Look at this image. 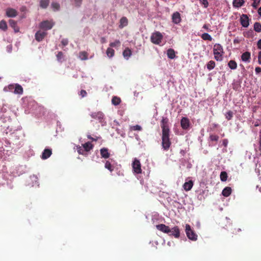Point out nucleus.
I'll list each match as a JSON object with an SVG mask.
<instances>
[{"label":"nucleus","mask_w":261,"mask_h":261,"mask_svg":"<svg viewBox=\"0 0 261 261\" xmlns=\"http://www.w3.org/2000/svg\"><path fill=\"white\" fill-rule=\"evenodd\" d=\"M234 43H239L240 42V41L238 39H236L233 41Z\"/></svg>","instance_id":"56"},{"label":"nucleus","mask_w":261,"mask_h":261,"mask_svg":"<svg viewBox=\"0 0 261 261\" xmlns=\"http://www.w3.org/2000/svg\"><path fill=\"white\" fill-rule=\"evenodd\" d=\"M258 13L260 16H261V7L258 9Z\"/></svg>","instance_id":"55"},{"label":"nucleus","mask_w":261,"mask_h":261,"mask_svg":"<svg viewBox=\"0 0 261 261\" xmlns=\"http://www.w3.org/2000/svg\"><path fill=\"white\" fill-rule=\"evenodd\" d=\"M180 125L184 129H187L190 126V121L187 117H182L180 121Z\"/></svg>","instance_id":"12"},{"label":"nucleus","mask_w":261,"mask_h":261,"mask_svg":"<svg viewBox=\"0 0 261 261\" xmlns=\"http://www.w3.org/2000/svg\"><path fill=\"white\" fill-rule=\"evenodd\" d=\"M206 66H207V68L209 70H211L215 68V62L214 61L211 60L207 63Z\"/></svg>","instance_id":"33"},{"label":"nucleus","mask_w":261,"mask_h":261,"mask_svg":"<svg viewBox=\"0 0 261 261\" xmlns=\"http://www.w3.org/2000/svg\"><path fill=\"white\" fill-rule=\"evenodd\" d=\"M88 139H91V140H93V141H96V140H95V139H93L92 137H91V136H88Z\"/></svg>","instance_id":"57"},{"label":"nucleus","mask_w":261,"mask_h":261,"mask_svg":"<svg viewBox=\"0 0 261 261\" xmlns=\"http://www.w3.org/2000/svg\"><path fill=\"white\" fill-rule=\"evenodd\" d=\"M186 233L187 237L192 241H196L197 240V235L192 230L189 224L186 225Z\"/></svg>","instance_id":"4"},{"label":"nucleus","mask_w":261,"mask_h":261,"mask_svg":"<svg viewBox=\"0 0 261 261\" xmlns=\"http://www.w3.org/2000/svg\"><path fill=\"white\" fill-rule=\"evenodd\" d=\"M132 129L134 130H141L142 127L141 126L139 125H136L134 126H132Z\"/></svg>","instance_id":"46"},{"label":"nucleus","mask_w":261,"mask_h":261,"mask_svg":"<svg viewBox=\"0 0 261 261\" xmlns=\"http://www.w3.org/2000/svg\"><path fill=\"white\" fill-rule=\"evenodd\" d=\"M79 57L82 60H86L88 58L87 53L85 51L80 52Z\"/></svg>","instance_id":"36"},{"label":"nucleus","mask_w":261,"mask_h":261,"mask_svg":"<svg viewBox=\"0 0 261 261\" xmlns=\"http://www.w3.org/2000/svg\"><path fill=\"white\" fill-rule=\"evenodd\" d=\"M120 45V42L119 40H117L114 41V42H111L110 44V46L112 47H116L117 46H119Z\"/></svg>","instance_id":"39"},{"label":"nucleus","mask_w":261,"mask_h":261,"mask_svg":"<svg viewBox=\"0 0 261 261\" xmlns=\"http://www.w3.org/2000/svg\"><path fill=\"white\" fill-rule=\"evenodd\" d=\"M15 84H10L8 85L7 87H5L4 88V90L6 92L11 91L13 92L15 89Z\"/></svg>","instance_id":"30"},{"label":"nucleus","mask_w":261,"mask_h":261,"mask_svg":"<svg viewBox=\"0 0 261 261\" xmlns=\"http://www.w3.org/2000/svg\"><path fill=\"white\" fill-rule=\"evenodd\" d=\"M249 18L246 14H243L240 18V22L241 25L245 28L248 27L249 24Z\"/></svg>","instance_id":"11"},{"label":"nucleus","mask_w":261,"mask_h":261,"mask_svg":"<svg viewBox=\"0 0 261 261\" xmlns=\"http://www.w3.org/2000/svg\"><path fill=\"white\" fill-rule=\"evenodd\" d=\"M245 3L244 0H234L233 2V6L236 8L241 7Z\"/></svg>","instance_id":"24"},{"label":"nucleus","mask_w":261,"mask_h":261,"mask_svg":"<svg viewBox=\"0 0 261 261\" xmlns=\"http://www.w3.org/2000/svg\"><path fill=\"white\" fill-rule=\"evenodd\" d=\"M211 140L212 141H217L218 137L216 135H211L210 136Z\"/></svg>","instance_id":"50"},{"label":"nucleus","mask_w":261,"mask_h":261,"mask_svg":"<svg viewBox=\"0 0 261 261\" xmlns=\"http://www.w3.org/2000/svg\"><path fill=\"white\" fill-rule=\"evenodd\" d=\"M253 1L252 4V6H253V7L256 8H257V7L258 6V5H259L260 2V0H252Z\"/></svg>","instance_id":"45"},{"label":"nucleus","mask_w":261,"mask_h":261,"mask_svg":"<svg viewBox=\"0 0 261 261\" xmlns=\"http://www.w3.org/2000/svg\"><path fill=\"white\" fill-rule=\"evenodd\" d=\"M75 2V5L76 7H80L82 4V0H74Z\"/></svg>","instance_id":"49"},{"label":"nucleus","mask_w":261,"mask_h":261,"mask_svg":"<svg viewBox=\"0 0 261 261\" xmlns=\"http://www.w3.org/2000/svg\"><path fill=\"white\" fill-rule=\"evenodd\" d=\"M167 54L168 57L170 59H173L175 57V52L173 49H168L167 51Z\"/></svg>","instance_id":"22"},{"label":"nucleus","mask_w":261,"mask_h":261,"mask_svg":"<svg viewBox=\"0 0 261 261\" xmlns=\"http://www.w3.org/2000/svg\"><path fill=\"white\" fill-rule=\"evenodd\" d=\"M253 32L252 30H250L248 32H246L244 34V36L247 38L251 37L253 36Z\"/></svg>","instance_id":"43"},{"label":"nucleus","mask_w":261,"mask_h":261,"mask_svg":"<svg viewBox=\"0 0 261 261\" xmlns=\"http://www.w3.org/2000/svg\"><path fill=\"white\" fill-rule=\"evenodd\" d=\"M6 15L9 17H14L17 16V12L14 9L8 8L6 10Z\"/></svg>","instance_id":"16"},{"label":"nucleus","mask_w":261,"mask_h":261,"mask_svg":"<svg viewBox=\"0 0 261 261\" xmlns=\"http://www.w3.org/2000/svg\"><path fill=\"white\" fill-rule=\"evenodd\" d=\"M237 64L234 61H229V68H231V69H234L237 68Z\"/></svg>","instance_id":"37"},{"label":"nucleus","mask_w":261,"mask_h":261,"mask_svg":"<svg viewBox=\"0 0 261 261\" xmlns=\"http://www.w3.org/2000/svg\"><path fill=\"white\" fill-rule=\"evenodd\" d=\"M193 186V182L192 180H189L188 182H186L184 185L183 188L184 190L186 191H190Z\"/></svg>","instance_id":"19"},{"label":"nucleus","mask_w":261,"mask_h":261,"mask_svg":"<svg viewBox=\"0 0 261 261\" xmlns=\"http://www.w3.org/2000/svg\"><path fill=\"white\" fill-rule=\"evenodd\" d=\"M54 25V23L50 21L45 20L42 21L40 24L39 27L40 29L47 31L50 30Z\"/></svg>","instance_id":"7"},{"label":"nucleus","mask_w":261,"mask_h":261,"mask_svg":"<svg viewBox=\"0 0 261 261\" xmlns=\"http://www.w3.org/2000/svg\"><path fill=\"white\" fill-rule=\"evenodd\" d=\"M100 153L101 158L108 159L110 157V154L109 152V149L107 148H102L100 150Z\"/></svg>","instance_id":"15"},{"label":"nucleus","mask_w":261,"mask_h":261,"mask_svg":"<svg viewBox=\"0 0 261 261\" xmlns=\"http://www.w3.org/2000/svg\"><path fill=\"white\" fill-rule=\"evenodd\" d=\"M51 7L54 9V10H58L60 9V5L57 3H53L51 4Z\"/></svg>","instance_id":"41"},{"label":"nucleus","mask_w":261,"mask_h":261,"mask_svg":"<svg viewBox=\"0 0 261 261\" xmlns=\"http://www.w3.org/2000/svg\"><path fill=\"white\" fill-rule=\"evenodd\" d=\"M7 24L6 21L4 20H2L0 21V29L4 31H6L7 30Z\"/></svg>","instance_id":"28"},{"label":"nucleus","mask_w":261,"mask_h":261,"mask_svg":"<svg viewBox=\"0 0 261 261\" xmlns=\"http://www.w3.org/2000/svg\"><path fill=\"white\" fill-rule=\"evenodd\" d=\"M258 62L259 64H261V51L259 53L258 57Z\"/></svg>","instance_id":"54"},{"label":"nucleus","mask_w":261,"mask_h":261,"mask_svg":"<svg viewBox=\"0 0 261 261\" xmlns=\"http://www.w3.org/2000/svg\"><path fill=\"white\" fill-rule=\"evenodd\" d=\"M82 146L84 148V150H85L86 152L89 151L93 147V144L90 142H88L85 144H82Z\"/></svg>","instance_id":"18"},{"label":"nucleus","mask_w":261,"mask_h":261,"mask_svg":"<svg viewBox=\"0 0 261 261\" xmlns=\"http://www.w3.org/2000/svg\"><path fill=\"white\" fill-rule=\"evenodd\" d=\"M172 22L175 24H178L181 21L180 14L179 12H174L172 15Z\"/></svg>","instance_id":"13"},{"label":"nucleus","mask_w":261,"mask_h":261,"mask_svg":"<svg viewBox=\"0 0 261 261\" xmlns=\"http://www.w3.org/2000/svg\"><path fill=\"white\" fill-rule=\"evenodd\" d=\"M222 195L225 197L228 196V187H226L222 192Z\"/></svg>","instance_id":"42"},{"label":"nucleus","mask_w":261,"mask_h":261,"mask_svg":"<svg viewBox=\"0 0 261 261\" xmlns=\"http://www.w3.org/2000/svg\"><path fill=\"white\" fill-rule=\"evenodd\" d=\"M162 133V146L164 150H168L171 145V142L169 138L170 132Z\"/></svg>","instance_id":"2"},{"label":"nucleus","mask_w":261,"mask_h":261,"mask_svg":"<svg viewBox=\"0 0 261 261\" xmlns=\"http://www.w3.org/2000/svg\"><path fill=\"white\" fill-rule=\"evenodd\" d=\"M61 44L63 46H65L68 44V40L67 39H63L61 41Z\"/></svg>","instance_id":"48"},{"label":"nucleus","mask_w":261,"mask_h":261,"mask_svg":"<svg viewBox=\"0 0 261 261\" xmlns=\"http://www.w3.org/2000/svg\"><path fill=\"white\" fill-rule=\"evenodd\" d=\"M132 54V50L128 47L126 48L123 51V55L124 58L128 59Z\"/></svg>","instance_id":"23"},{"label":"nucleus","mask_w":261,"mask_h":261,"mask_svg":"<svg viewBox=\"0 0 261 261\" xmlns=\"http://www.w3.org/2000/svg\"><path fill=\"white\" fill-rule=\"evenodd\" d=\"M256 73L258 74L261 72V68L259 67H256L255 69Z\"/></svg>","instance_id":"51"},{"label":"nucleus","mask_w":261,"mask_h":261,"mask_svg":"<svg viewBox=\"0 0 261 261\" xmlns=\"http://www.w3.org/2000/svg\"><path fill=\"white\" fill-rule=\"evenodd\" d=\"M9 24H10V25L14 29L15 32H18V31H19L18 28L17 27V23L15 20H12V19H10L9 20Z\"/></svg>","instance_id":"25"},{"label":"nucleus","mask_w":261,"mask_h":261,"mask_svg":"<svg viewBox=\"0 0 261 261\" xmlns=\"http://www.w3.org/2000/svg\"><path fill=\"white\" fill-rule=\"evenodd\" d=\"M229 195H230L231 194V188L229 187Z\"/></svg>","instance_id":"58"},{"label":"nucleus","mask_w":261,"mask_h":261,"mask_svg":"<svg viewBox=\"0 0 261 261\" xmlns=\"http://www.w3.org/2000/svg\"><path fill=\"white\" fill-rule=\"evenodd\" d=\"M47 35V33L45 31H38L35 34L36 40L40 42L42 41L44 38Z\"/></svg>","instance_id":"9"},{"label":"nucleus","mask_w":261,"mask_h":261,"mask_svg":"<svg viewBox=\"0 0 261 261\" xmlns=\"http://www.w3.org/2000/svg\"><path fill=\"white\" fill-rule=\"evenodd\" d=\"M254 30L257 32H261V24L259 22H255L254 24Z\"/></svg>","instance_id":"29"},{"label":"nucleus","mask_w":261,"mask_h":261,"mask_svg":"<svg viewBox=\"0 0 261 261\" xmlns=\"http://www.w3.org/2000/svg\"><path fill=\"white\" fill-rule=\"evenodd\" d=\"M215 59L217 61H220L222 59V55L224 53L222 46L219 44H216L213 48Z\"/></svg>","instance_id":"3"},{"label":"nucleus","mask_w":261,"mask_h":261,"mask_svg":"<svg viewBox=\"0 0 261 261\" xmlns=\"http://www.w3.org/2000/svg\"><path fill=\"white\" fill-rule=\"evenodd\" d=\"M199 1L204 8H206L208 7V3L207 0H199Z\"/></svg>","instance_id":"44"},{"label":"nucleus","mask_w":261,"mask_h":261,"mask_svg":"<svg viewBox=\"0 0 261 261\" xmlns=\"http://www.w3.org/2000/svg\"><path fill=\"white\" fill-rule=\"evenodd\" d=\"M128 24V20L126 17H122L120 20L119 27L120 29L126 27Z\"/></svg>","instance_id":"20"},{"label":"nucleus","mask_w":261,"mask_h":261,"mask_svg":"<svg viewBox=\"0 0 261 261\" xmlns=\"http://www.w3.org/2000/svg\"><path fill=\"white\" fill-rule=\"evenodd\" d=\"M257 46L258 49H261V39L257 41Z\"/></svg>","instance_id":"53"},{"label":"nucleus","mask_w":261,"mask_h":261,"mask_svg":"<svg viewBox=\"0 0 261 261\" xmlns=\"http://www.w3.org/2000/svg\"><path fill=\"white\" fill-rule=\"evenodd\" d=\"M15 89L13 93L16 94H22L23 93V88L21 85L18 84H15Z\"/></svg>","instance_id":"17"},{"label":"nucleus","mask_w":261,"mask_h":261,"mask_svg":"<svg viewBox=\"0 0 261 261\" xmlns=\"http://www.w3.org/2000/svg\"><path fill=\"white\" fill-rule=\"evenodd\" d=\"M168 119L167 118H163L161 121V128L162 132H170V129L168 126Z\"/></svg>","instance_id":"8"},{"label":"nucleus","mask_w":261,"mask_h":261,"mask_svg":"<svg viewBox=\"0 0 261 261\" xmlns=\"http://www.w3.org/2000/svg\"><path fill=\"white\" fill-rule=\"evenodd\" d=\"M77 152L79 154H82V155H86V151L85 150H84L83 147L82 148L81 146H77Z\"/></svg>","instance_id":"38"},{"label":"nucleus","mask_w":261,"mask_h":261,"mask_svg":"<svg viewBox=\"0 0 261 261\" xmlns=\"http://www.w3.org/2000/svg\"><path fill=\"white\" fill-rule=\"evenodd\" d=\"M227 178V173L225 171H222L220 174V179L222 181H225Z\"/></svg>","instance_id":"35"},{"label":"nucleus","mask_w":261,"mask_h":261,"mask_svg":"<svg viewBox=\"0 0 261 261\" xmlns=\"http://www.w3.org/2000/svg\"><path fill=\"white\" fill-rule=\"evenodd\" d=\"M57 58L58 61L62 62V60L63 58V54L62 51H59L57 55Z\"/></svg>","instance_id":"40"},{"label":"nucleus","mask_w":261,"mask_h":261,"mask_svg":"<svg viewBox=\"0 0 261 261\" xmlns=\"http://www.w3.org/2000/svg\"><path fill=\"white\" fill-rule=\"evenodd\" d=\"M201 37L204 40H208V41L212 40V38L211 36V35L206 33H203V34H202Z\"/></svg>","instance_id":"32"},{"label":"nucleus","mask_w":261,"mask_h":261,"mask_svg":"<svg viewBox=\"0 0 261 261\" xmlns=\"http://www.w3.org/2000/svg\"><path fill=\"white\" fill-rule=\"evenodd\" d=\"M250 53L248 51H246L241 56V59L244 62H249V60L250 59Z\"/></svg>","instance_id":"21"},{"label":"nucleus","mask_w":261,"mask_h":261,"mask_svg":"<svg viewBox=\"0 0 261 261\" xmlns=\"http://www.w3.org/2000/svg\"><path fill=\"white\" fill-rule=\"evenodd\" d=\"M52 154V150L49 148H45L41 156V159L43 160H46L49 158Z\"/></svg>","instance_id":"14"},{"label":"nucleus","mask_w":261,"mask_h":261,"mask_svg":"<svg viewBox=\"0 0 261 261\" xmlns=\"http://www.w3.org/2000/svg\"><path fill=\"white\" fill-rule=\"evenodd\" d=\"M49 0H41L40 2V6L43 8L45 9L49 5Z\"/></svg>","instance_id":"27"},{"label":"nucleus","mask_w":261,"mask_h":261,"mask_svg":"<svg viewBox=\"0 0 261 261\" xmlns=\"http://www.w3.org/2000/svg\"><path fill=\"white\" fill-rule=\"evenodd\" d=\"M120 98L117 96H114L112 99V103L114 106H117L121 102Z\"/></svg>","instance_id":"26"},{"label":"nucleus","mask_w":261,"mask_h":261,"mask_svg":"<svg viewBox=\"0 0 261 261\" xmlns=\"http://www.w3.org/2000/svg\"><path fill=\"white\" fill-rule=\"evenodd\" d=\"M209 26H210L209 24H205L203 25V28L205 30H207V31H209L210 30Z\"/></svg>","instance_id":"52"},{"label":"nucleus","mask_w":261,"mask_h":261,"mask_svg":"<svg viewBox=\"0 0 261 261\" xmlns=\"http://www.w3.org/2000/svg\"><path fill=\"white\" fill-rule=\"evenodd\" d=\"M105 167L108 169L110 172H112L114 170V167L109 161H107L105 164Z\"/></svg>","instance_id":"31"},{"label":"nucleus","mask_w":261,"mask_h":261,"mask_svg":"<svg viewBox=\"0 0 261 261\" xmlns=\"http://www.w3.org/2000/svg\"><path fill=\"white\" fill-rule=\"evenodd\" d=\"M132 167L134 172L137 174H140L142 172L141 163L139 160L135 159L132 164Z\"/></svg>","instance_id":"6"},{"label":"nucleus","mask_w":261,"mask_h":261,"mask_svg":"<svg viewBox=\"0 0 261 261\" xmlns=\"http://www.w3.org/2000/svg\"><path fill=\"white\" fill-rule=\"evenodd\" d=\"M224 144H225V146L226 145V144H225V142H224Z\"/></svg>","instance_id":"60"},{"label":"nucleus","mask_w":261,"mask_h":261,"mask_svg":"<svg viewBox=\"0 0 261 261\" xmlns=\"http://www.w3.org/2000/svg\"><path fill=\"white\" fill-rule=\"evenodd\" d=\"M156 228L159 230L166 233H170V236H174L175 238H178L180 236V230L178 226H176L171 229L168 226L164 224L156 225Z\"/></svg>","instance_id":"1"},{"label":"nucleus","mask_w":261,"mask_h":261,"mask_svg":"<svg viewBox=\"0 0 261 261\" xmlns=\"http://www.w3.org/2000/svg\"><path fill=\"white\" fill-rule=\"evenodd\" d=\"M163 38V36L160 32H156L152 34L150 39L153 43L159 44L162 42Z\"/></svg>","instance_id":"5"},{"label":"nucleus","mask_w":261,"mask_h":261,"mask_svg":"<svg viewBox=\"0 0 261 261\" xmlns=\"http://www.w3.org/2000/svg\"><path fill=\"white\" fill-rule=\"evenodd\" d=\"M91 117L95 119L101 121L104 117V114L100 111L93 112L90 114Z\"/></svg>","instance_id":"10"},{"label":"nucleus","mask_w":261,"mask_h":261,"mask_svg":"<svg viewBox=\"0 0 261 261\" xmlns=\"http://www.w3.org/2000/svg\"><path fill=\"white\" fill-rule=\"evenodd\" d=\"M107 56L111 58L114 55L115 51L113 49L111 48H108L106 51Z\"/></svg>","instance_id":"34"},{"label":"nucleus","mask_w":261,"mask_h":261,"mask_svg":"<svg viewBox=\"0 0 261 261\" xmlns=\"http://www.w3.org/2000/svg\"><path fill=\"white\" fill-rule=\"evenodd\" d=\"M87 92L84 90H82L80 92V94L79 95L82 97H84L85 96H87Z\"/></svg>","instance_id":"47"},{"label":"nucleus","mask_w":261,"mask_h":261,"mask_svg":"<svg viewBox=\"0 0 261 261\" xmlns=\"http://www.w3.org/2000/svg\"><path fill=\"white\" fill-rule=\"evenodd\" d=\"M229 119H230V117L232 116V115L230 113V112L229 111Z\"/></svg>","instance_id":"59"}]
</instances>
